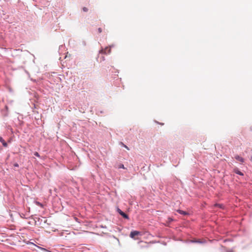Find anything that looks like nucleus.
<instances>
[{
	"label": "nucleus",
	"mask_w": 252,
	"mask_h": 252,
	"mask_svg": "<svg viewBox=\"0 0 252 252\" xmlns=\"http://www.w3.org/2000/svg\"><path fill=\"white\" fill-rule=\"evenodd\" d=\"M113 47H114V45H111L109 46V47H106L105 48V49H101L99 51V53L102 54H107V53L109 54L111 52V48Z\"/></svg>",
	"instance_id": "f257e3e1"
},
{
	"label": "nucleus",
	"mask_w": 252,
	"mask_h": 252,
	"mask_svg": "<svg viewBox=\"0 0 252 252\" xmlns=\"http://www.w3.org/2000/svg\"><path fill=\"white\" fill-rule=\"evenodd\" d=\"M117 211L124 219L126 220L129 219L128 215L125 213V212H124L123 211H122L120 208H117Z\"/></svg>",
	"instance_id": "f03ea898"
},
{
	"label": "nucleus",
	"mask_w": 252,
	"mask_h": 252,
	"mask_svg": "<svg viewBox=\"0 0 252 252\" xmlns=\"http://www.w3.org/2000/svg\"><path fill=\"white\" fill-rule=\"evenodd\" d=\"M141 232L137 230H132L130 232V233L129 234V236L130 238L132 239H135V237L136 236L140 235Z\"/></svg>",
	"instance_id": "7ed1b4c3"
},
{
	"label": "nucleus",
	"mask_w": 252,
	"mask_h": 252,
	"mask_svg": "<svg viewBox=\"0 0 252 252\" xmlns=\"http://www.w3.org/2000/svg\"><path fill=\"white\" fill-rule=\"evenodd\" d=\"M1 113L2 116L6 117L8 116V107L5 105L4 109L1 110Z\"/></svg>",
	"instance_id": "20e7f679"
},
{
	"label": "nucleus",
	"mask_w": 252,
	"mask_h": 252,
	"mask_svg": "<svg viewBox=\"0 0 252 252\" xmlns=\"http://www.w3.org/2000/svg\"><path fill=\"white\" fill-rule=\"evenodd\" d=\"M190 242L192 243H198V244H204L206 242V241L205 240H197L195 239L191 240L190 241Z\"/></svg>",
	"instance_id": "39448f33"
},
{
	"label": "nucleus",
	"mask_w": 252,
	"mask_h": 252,
	"mask_svg": "<svg viewBox=\"0 0 252 252\" xmlns=\"http://www.w3.org/2000/svg\"><path fill=\"white\" fill-rule=\"evenodd\" d=\"M233 172H234L235 173L238 174V175H239L240 176H243L244 175V173L241 172L238 168L237 167H235L233 170Z\"/></svg>",
	"instance_id": "423d86ee"
},
{
	"label": "nucleus",
	"mask_w": 252,
	"mask_h": 252,
	"mask_svg": "<svg viewBox=\"0 0 252 252\" xmlns=\"http://www.w3.org/2000/svg\"><path fill=\"white\" fill-rule=\"evenodd\" d=\"M235 159L236 160H237L238 161H240L241 163H243L245 161V159L242 157H240L239 155H236L235 157Z\"/></svg>",
	"instance_id": "0eeeda50"
},
{
	"label": "nucleus",
	"mask_w": 252,
	"mask_h": 252,
	"mask_svg": "<svg viewBox=\"0 0 252 252\" xmlns=\"http://www.w3.org/2000/svg\"><path fill=\"white\" fill-rule=\"evenodd\" d=\"M0 142L2 143V146L4 147H7L8 146L7 142H6L3 138L1 136H0Z\"/></svg>",
	"instance_id": "6e6552de"
},
{
	"label": "nucleus",
	"mask_w": 252,
	"mask_h": 252,
	"mask_svg": "<svg viewBox=\"0 0 252 252\" xmlns=\"http://www.w3.org/2000/svg\"><path fill=\"white\" fill-rule=\"evenodd\" d=\"M177 212H178L180 214L183 215L184 216L188 215L189 214L188 212L180 209L178 210Z\"/></svg>",
	"instance_id": "1a4fd4ad"
},
{
	"label": "nucleus",
	"mask_w": 252,
	"mask_h": 252,
	"mask_svg": "<svg viewBox=\"0 0 252 252\" xmlns=\"http://www.w3.org/2000/svg\"><path fill=\"white\" fill-rule=\"evenodd\" d=\"M215 206L216 207H218L220 209H224V206L223 204H219V203H216Z\"/></svg>",
	"instance_id": "9d476101"
},
{
	"label": "nucleus",
	"mask_w": 252,
	"mask_h": 252,
	"mask_svg": "<svg viewBox=\"0 0 252 252\" xmlns=\"http://www.w3.org/2000/svg\"><path fill=\"white\" fill-rule=\"evenodd\" d=\"M118 168L119 169H120V168H122V169H126L125 166H124V165L122 163H120L118 165Z\"/></svg>",
	"instance_id": "9b49d317"
},
{
	"label": "nucleus",
	"mask_w": 252,
	"mask_h": 252,
	"mask_svg": "<svg viewBox=\"0 0 252 252\" xmlns=\"http://www.w3.org/2000/svg\"><path fill=\"white\" fill-rule=\"evenodd\" d=\"M33 155L39 158L40 157L39 154L37 152H34Z\"/></svg>",
	"instance_id": "f8f14e48"
},
{
	"label": "nucleus",
	"mask_w": 252,
	"mask_h": 252,
	"mask_svg": "<svg viewBox=\"0 0 252 252\" xmlns=\"http://www.w3.org/2000/svg\"><path fill=\"white\" fill-rule=\"evenodd\" d=\"M226 252H234V250H233V249L226 250Z\"/></svg>",
	"instance_id": "ddd939ff"
},
{
	"label": "nucleus",
	"mask_w": 252,
	"mask_h": 252,
	"mask_svg": "<svg viewBox=\"0 0 252 252\" xmlns=\"http://www.w3.org/2000/svg\"><path fill=\"white\" fill-rule=\"evenodd\" d=\"M83 10L84 11V12H87L88 11V9L86 7H84L83 8Z\"/></svg>",
	"instance_id": "4468645a"
},
{
	"label": "nucleus",
	"mask_w": 252,
	"mask_h": 252,
	"mask_svg": "<svg viewBox=\"0 0 252 252\" xmlns=\"http://www.w3.org/2000/svg\"><path fill=\"white\" fill-rule=\"evenodd\" d=\"M13 166L15 167H19V164L18 163H14L13 164Z\"/></svg>",
	"instance_id": "2eb2a0df"
},
{
	"label": "nucleus",
	"mask_w": 252,
	"mask_h": 252,
	"mask_svg": "<svg viewBox=\"0 0 252 252\" xmlns=\"http://www.w3.org/2000/svg\"><path fill=\"white\" fill-rule=\"evenodd\" d=\"M36 204L37 205H38L39 206H40V207H42V204L41 203L39 202H36Z\"/></svg>",
	"instance_id": "dca6fc26"
},
{
	"label": "nucleus",
	"mask_w": 252,
	"mask_h": 252,
	"mask_svg": "<svg viewBox=\"0 0 252 252\" xmlns=\"http://www.w3.org/2000/svg\"><path fill=\"white\" fill-rule=\"evenodd\" d=\"M82 45H83V46H86V41H84V40H83V41H82Z\"/></svg>",
	"instance_id": "f3484780"
},
{
	"label": "nucleus",
	"mask_w": 252,
	"mask_h": 252,
	"mask_svg": "<svg viewBox=\"0 0 252 252\" xmlns=\"http://www.w3.org/2000/svg\"><path fill=\"white\" fill-rule=\"evenodd\" d=\"M98 32H99V33L101 32H102V29H101V28H99L98 29Z\"/></svg>",
	"instance_id": "a211bd4d"
},
{
	"label": "nucleus",
	"mask_w": 252,
	"mask_h": 252,
	"mask_svg": "<svg viewBox=\"0 0 252 252\" xmlns=\"http://www.w3.org/2000/svg\"><path fill=\"white\" fill-rule=\"evenodd\" d=\"M124 146V147L126 148L127 150H128V148L126 146V145H125L124 144H123Z\"/></svg>",
	"instance_id": "6ab92c4d"
},
{
	"label": "nucleus",
	"mask_w": 252,
	"mask_h": 252,
	"mask_svg": "<svg viewBox=\"0 0 252 252\" xmlns=\"http://www.w3.org/2000/svg\"><path fill=\"white\" fill-rule=\"evenodd\" d=\"M102 61H104L105 60V58L104 57H102Z\"/></svg>",
	"instance_id": "aec40b11"
},
{
	"label": "nucleus",
	"mask_w": 252,
	"mask_h": 252,
	"mask_svg": "<svg viewBox=\"0 0 252 252\" xmlns=\"http://www.w3.org/2000/svg\"><path fill=\"white\" fill-rule=\"evenodd\" d=\"M228 241V240H227V239H225V240L224 241V242H226V241Z\"/></svg>",
	"instance_id": "412c9836"
},
{
	"label": "nucleus",
	"mask_w": 252,
	"mask_h": 252,
	"mask_svg": "<svg viewBox=\"0 0 252 252\" xmlns=\"http://www.w3.org/2000/svg\"><path fill=\"white\" fill-rule=\"evenodd\" d=\"M251 160L252 161V156L251 157Z\"/></svg>",
	"instance_id": "4be33fe9"
},
{
	"label": "nucleus",
	"mask_w": 252,
	"mask_h": 252,
	"mask_svg": "<svg viewBox=\"0 0 252 252\" xmlns=\"http://www.w3.org/2000/svg\"><path fill=\"white\" fill-rule=\"evenodd\" d=\"M173 220L172 219L169 218V220L172 221Z\"/></svg>",
	"instance_id": "5701e85b"
},
{
	"label": "nucleus",
	"mask_w": 252,
	"mask_h": 252,
	"mask_svg": "<svg viewBox=\"0 0 252 252\" xmlns=\"http://www.w3.org/2000/svg\"><path fill=\"white\" fill-rule=\"evenodd\" d=\"M24 214H23V216H21V218H24Z\"/></svg>",
	"instance_id": "b1692460"
},
{
	"label": "nucleus",
	"mask_w": 252,
	"mask_h": 252,
	"mask_svg": "<svg viewBox=\"0 0 252 252\" xmlns=\"http://www.w3.org/2000/svg\"><path fill=\"white\" fill-rule=\"evenodd\" d=\"M24 214H23V216H21V218H24Z\"/></svg>",
	"instance_id": "393cba45"
},
{
	"label": "nucleus",
	"mask_w": 252,
	"mask_h": 252,
	"mask_svg": "<svg viewBox=\"0 0 252 252\" xmlns=\"http://www.w3.org/2000/svg\"><path fill=\"white\" fill-rule=\"evenodd\" d=\"M24 214H23V216H21V218H24Z\"/></svg>",
	"instance_id": "a878e982"
},
{
	"label": "nucleus",
	"mask_w": 252,
	"mask_h": 252,
	"mask_svg": "<svg viewBox=\"0 0 252 252\" xmlns=\"http://www.w3.org/2000/svg\"><path fill=\"white\" fill-rule=\"evenodd\" d=\"M101 227H102V228H104V227H106V226L104 227V226H103L102 225H101Z\"/></svg>",
	"instance_id": "bb28decb"
},
{
	"label": "nucleus",
	"mask_w": 252,
	"mask_h": 252,
	"mask_svg": "<svg viewBox=\"0 0 252 252\" xmlns=\"http://www.w3.org/2000/svg\"><path fill=\"white\" fill-rule=\"evenodd\" d=\"M100 113H103V112H102V111H100Z\"/></svg>",
	"instance_id": "cd10ccee"
},
{
	"label": "nucleus",
	"mask_w": 252,
	"mask_h": 252,
	"mask_svg": "<svg viewBox=\"0 0 252 252\" xmlns=\"http://www.w3.org/2000/svg\"><path fill=\"white\" fill-rule=\"evenodd\" d=\"M8 142H11V141L9 140H8Z\"/></svg>",
	"instance_id": "c85d7f7f"
}]
</instances>
